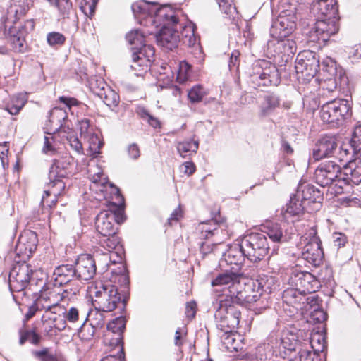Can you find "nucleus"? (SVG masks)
<instances>
[{"mask_svg":"<svg viewBox=\"0 0 361 361\" xmlns=\"http://www.w3.org/2000/svg\"><path fill=\"white\" fill-rule=\"evenodd\" d=\"M207 92L202 85H197L192 87L188 92V97L192 103H197L202 101Z\"/></svg>","mask_w":361,"mask_h":361,"instance_id":"obj_54","label":"nucleus"},{"mask_svg":"<svg viewBox=\"0 0 361 361\" xmlns=\"http://www.w3.org/2000/svg\"><path fill=\"white\" fill-rule=\"evenodd\" d=\"M349 154L347 145L343 144L338 147L336 137L328 135L320 138L312 149V158L316 161L333 157L339 161H344L348 160Z\"/></svg>","mask_w":361,"mask_h":361,"instance_id":"obj_8","label":"nucleus"},{"mask_svg":"<svg viewBox=\"0 0 361 361\" xmlns=\"http://www.w3.org/2000/svg\"><path fill=\"white\" fill-rule=\"evenodd\" d=\"M98 0H86L84 4L80 6V9L85 16L91 18L95 12V8Z\"/></svg>","mask_w":361,"mask_h":361,"instance_id":"obj_61","label":"nucleus"},{"mask_svg":"<svg viewBox=\"0 0 361 361\" xmlns=\"http://www.w3.org/2000/svg\"><path fill=\"white\" fill-rule=\"evenodd\" d=\"M301 197H298V193L290 196L289 203L286 206V212L292 216L299 215L302 213L305 209V202L300 200Z\"/></svg>","mask_w":361,"mask_h":361,"instance_id":"obj_41","label":"nucleus"},{"mask_svg":"<svg viewBox=\"0 0 361 361\" xmlns=\"http://www.w3.org/2000/svg\"><path fill=\"white\" fill-rule=\"evenodd\" d=\"M312 11L324 18H338V7L336 0H318L313 4Z\"/></svg>","mask_w":361,"mask_h":361,"instance_id":"obj_28","label":"nucleus"},{"mask_svg":"<svg viewBox=\"0 0 361 361\" xmlns=\"http://www.w3.org/2000/svg\"><path fill=\"white\" fill-rule=\"evenodd\" d=\"M242 279L243 276L240 274L226 271L219 274L212 281V286L213 287H223L222 289H216V291L224 292L219 298H233Z\"/></svg>","mask_w":361,"mask_h":361,"instance_id":"obj_16","label":"nucleus"},{"mask_svg":"<svg viewBox=\"0 0 361 361\" xmlns=\"http://www.w3.org/2000/svg\"><path fill=\"white\" fill-rule=\"evenodd\" d=\"M296 19L295 8L282 10L272 22L270 28L271 37L274 39L289 37L296 27Z\"/></svg>","mask_w":361,"mask_h":361,"instance_id":"obj_12","label":"nucleus"},{"mask_svg":"<svg viewBox=\"0 0 361 361\" xmlns=\"http://www.w3.org/2000/svg\"><path fill=\"white\" fill-rule=\"evenodd\" d=\"M78 289H63L61 287L48 283L44 284L41 290L40 295L37 298L41 306V309L45 311V314L51 312L52 314H60L63 307L59 305V302L64 298H68L69 295H75Z\"/></svg>","mask_w":361,"mask_h":361,"instance_id":"obj_4","label":"nucleus"},{"mask_svg":"<svg viewBox=\"0 0 361 361\" xmlns=\"http://www.w3.org/2000/svg\"><path fill=\"white\" fill-rule=\"evenodd\" d=\"M101 245L108 251L115 249L120 243L119 238L116 234L111 235H102L99 240Z\"/></svg>","mask_w":361,"mask_h":361,"instance_id":"obj_56","label":"nucleus"},{"mask_svg":"<svg viewBox=\"0 0 361 361\" xmlns=\"http://www.w3.org/2000/svg\"><path fill=\"white\" fill-rule=\"evenodd\" d=\"M214 318L217 328L220 331L231 332L235 330L240 323L241 312L236 303L231 298H218L213 303Z\"/></svg>","mask_w":361,"mask_h":361,"instance_id":"obj_3","label":"nucleus"},{"mask_svg":"<svg viewBox=\"0 0 361 361\" xmlns=\"http://www.w3.org/2000/svg\"><path fill=\"white\" fill-rule=\"evenodd\" d=\"M32 5V0H12L8 15L10 18L13 16L16 20H18L26 14Z\"/></svg>","mask_w":361,"mask_h":361,"instance_id":"obj_36","label":"nucleus"},{"mask_svg":"<svg viewBox=\"0 0 361 361\" xmlns=\"http://www.w3.org/2000/svg\"><path fill=\"white\" fill-rule=\"evenodd\" d=\"M317 234L316 228L312 227L301 238V243L305 245L302 257L314 267L320 266L324 259L322 243Z\"/></svg>","mask_w":361,"mask_h":361,"instance_id":"obj_10","label":"nucleus"},{"mask_svg":"<svg viewBox=\"0 0 361 361\" xmlns=\"http://www.w3.org/2000/svg\"><path fill=\"white\" fill-rule=\"evenodd\" d=\"M126 39L132 45V63L130 68L135 75H142L146 72L154 60L155 50L153 46L144 44L145 36L138 30H134L126 35Z\"/></svg>","mask_w":361,"mask_h":361,"instance_id":"obj_2","label":"nucleus"},{"mask_svg":"<svg viewBox=\"0 0 361 361\" xmlns=\"http://www.w3.org/2000/svg\"><path fill=\"white\" fill-rule=\"evenodd\" d=\"M284 232L280 224L269 221L262 226L261 234H264L266 238L269 237L273 243H280L286 240Z\"/></svg>","mask_w":361,"mask_h":361,"instance_id":"obj_30","label":"nucleus"},{"mask_svg":"<svg viewBox=\"0 0 361 361\" xmlns=\"http://www.w3.org/2000/svg\"><path fill=\"white\" fill-rule=\"evenodd\" d=\"M131 8L135 17L141 24L145 20L158 27L161 25L160 22L163 17H170L171 22H176L172 11L166 7H158L155 4L142 1L133 4Z\"/></svg>","mask_w":361,"mask_h":361,"instance_id":"obj_7","label":"nucleus"},{"mask_svg":"<svg viewBox=\"0 0 361 361\" xmlns=\"http://www.w3.org/2000/svg\"><path fill=\"white\" fill-rule=\"evenodd\" d=\"M126 319L123 317H118L109 322L107 325V329L112 333L115 334L116 337L112 338V341H109L110 345L118 348V345H122V333L125 329Z\"/></svg>","mask_w":361,"mask_h":361,"instance_id":"obj_35","label":"nucleus"},{"mask_svg":"<svg viewBox=\"0 0 361 361\" xmlns=\"http://www.w3.org/2000/svg\"><path fill=\"white\" fill-rule=\"evenodd\" d=\"M65 36L58 32H49L47 35V43L51 46L62 45L65 42Z\"/></svg>","mask_w":361,"mask_h":361,"instance_id":"obj_59","label":"nucleus"},{"mask_svg":"<svg viewBox=\"0 0 361 361\" xmlns=\"http://www.w3.org/2000/svg\"><path fill=\"white\" fill-rule=\"evenodd\" d=\"M89 144V150L93 156L100 153V149L103 146V142L100 140L98 134L95 132L84 139Z\"/></svg>","mask_w":361,"mask_h":361,"instance_id":"obj_49","label":"nucleus"},{"mask_svg":"<svg viewBox=\"0 0 361 361\" xmlns=\"http://www.w3.org/2000/svg\"><path fill=\"white\" fill-rule=\"evenodd\" d=\"M346 145L355 155L361 157V126L355 127L349 144Z\"/></svg>","mask_w":361,"mask_h":361,"instance_id":"obj_46","label":"nucleus"},{"mask_svg":"<svg viewBox=\"0 0 361 361\" xmlns=\"http://www.w3.org/2000/svg\"><path fill=\"white\" fill-rule=\"evenodd\" d=\"M176 18V22H171L170 17H163L161 20L162 27L159 33L156 35L157 44L169 50L178 47L180 42V35L178 32V26L183 27L180 35L183 37V43L189 47L195 46L198 44V39L195 35V27L193 25H185L178 24V18Z\"/></svg>","mask_w":361,"mask_h":361,"instance_id":"obj_1","label":"nucleus"},{"mask_svg":"<svg viewBox=\"0 0 361 361\" xmlns=\"http://www.w3.org/2000/svg\"><path fill=\"white\" fill-rule=\"evenodd\" d=\"M69 159L70 158H63L55 160L50 167L49 178H63L71 175Z\"/></svg>","mask_w":361,"mask_h":361,"instance_id":"obj_34","label":"nucleus"},{"mask_svg":"<svg viewBox=\"0 0 361 361\" xmlns=\"http://www.w3.org/2000/svg\"><path fill=\"white\" fill-rule=\"evenodd\" d=\"M297 193L298 197H301L305 202V201H309L319 204L323 200V195L320 190L310 184L300 185L298 188Z\"/></svg>","mask_w":361,"mask_h":361,"instance_id":"obj_32","label":"nucleus"},{"mask_svg":"<svg viewBox=\"0 0 361 361\" xmlns=\"http://www.w3.org/2000/svg\"><path fill=\"white\" fill-rule=\"evenodd\" d=\"M319 67V61L315 52L305 50L299 53L295 61V71L307 77H314Z\"/></svg>","mask_w":361,"mask_h":361,"instance_id":"obj_19","label":"nucleus"},{"mask_svg":"<svg viewBox=\"0 0 361 361\" xmlns=\"http://www.w3.org/2000/svg\"><path fill=\"white\" fill-rule=\"evenodd\" d=\"M26 102V94H18L12 97L11 102L7 104L6 109L11 114L16 115L24 106Z\"/></svg>","mask_w":361,"mask_h":361,"instance_id":"obj_45","label":"nucleus"},{"mask_svg":"<svg viewBox=\"0 0 361 361\" xmlns=\"http://www.w3.org/2000/svg\"><path fill=\"white\" fill-rule=\"evenodd\" d=\"M292 283L302 294L313 293L319 287V281L311 273L297 271L291 276Z\"/></svg>","mask_w":361,"mask_h":361,"instance_id":"obj_22","label":"nucleus"},{"mask_svg":"<svg viewBox=\"0 0 361 361\" xmlns=\"http://www.w3.org/2000/svg\"><path fill=\"white\" fill-rule=\"evenodd\" d=\"M53 275L55 285L59 287L72 281L73 279H77L75 268L72 264H62L56 267Z\"/></svg>","mask_w":361,"mask_h":361,"instance_id":"obj_29","label":"nucleus"},{"mask_svg":"<svg viewBox=\"0 0 361 361\" xmlns=\"http://www.w3.org/2000/svg\"><path fill=\"white\" fill-rule=\"evenodd\" d=\"M338 18L318 19L310 32L312 41L326 42L329 38L338 32Z\"/></svg>","mask_w":361,"mask_h":361,"instance_id":"obj_15","label":"nucleus"},{"mask_svg":"<svg viewBox=\"0 0 361 361\" xmlns=\"http://www.w3.org/2000/svg\"><path fill=\"white\" fill-rule=\"evenodd\" d=\"M61 136L65 137L71 146V147L74 149L77 153L82 154L83 152L82 145L79 139L75 136L70 129L68 130L66 133H63Z\"/></svg>","mask_w":361,"mask_h":361,"instance_id":"obj_55","label":"nucleus"},{"mask_svg":"<svg viewBox=\"0 0 361 361\" xmlns=\"http://www.w3.org/2000/svg\"><path fill=\"white\" fill-rule=\"evenodd\" d=\"M42 198L41 204L44 209L51 208L57 202V197L65 190L66 183L61 178H49Z\"/></svg>","mask_w":361,"mask_h":361,"instance_id":"obj_21","label":"nucleus"},{"mask_svg":"<svg viewBox=\"0 0 361 361\" xmlns=\"http://www.w3.org/2000/svg\"><path fill=\"white\" fill-rule=\"evenodd\" d=\"M103 312V311L96 310L94 314H90L88 316L92 328L97 329L104 326L105 322Z\"/></svg>","mask_w":361,"mask_h":361,"instance_id":"obj_58","label":"nucleus"},{"mask_svg":"<svg viewBox=\"0 0 361 361\" xmlns=\"http://www.w3.org/2000/svg\"><path fill=\"white\" fill-rule=\"evenodd\" d=\"M221 331L220 337L225 347L230 351H238L240 348V343L239 341L237 340V337H239V336L236 334L235 330H233L231 332H227L226 331Z\"/></svg>","mask_w":361,"mask_h":361,"instance_id":"obj_39","label":"nucleus"},{"mask_svg":"<svg viewBox=\"0 0 361 361\" xmlns=\"http://www.w3.org/2000/svg\"><path fill=\"white\" fill-rule=\"evenodd\" d=\"M341 171V166L334 161L322 162L314 171L315 182L323 188L329 187L336 180Z\"/></svg>","mask_w":361,"mask_h":361,"instance_id":"obj_18","label":"nucleus"},{"mask_svg":"<svg viewBox=\"0 0 361 361\" xmlns=\"http://www.w3.org/2000/svg\"><path fill=\"white\" fill-rule=\"evenodd\" d=\"M216 1L224 13L233 15L236 12V8L233 5L232 0H216Z\"/></svg>","mask_w":361,"mask_h":361,"instance_id":"obj_62","label":"nucleus"},{"mask_svg":"<svg viewBox=\"0 0 361 361\" xmlns=\"http://www.w3.org/2000/svg\"><path fill=\"white\" fill-rule=\"evenodd\" d=\"M80 136L85 139L95 132L94 126L90 125L88 119H82L79 122Z\"/></svg>","mask_w":361,"mask_h":361,"instance_id":"obj_60","label":"nucleus"},{"mask_svg":"<svg viewBox=\"0 0 361 361\" xmlns=\"http://www.w3.org/2000/svg\"><path fill=\"white\" fill-rule=\"evenodd\" d=\"M257 288L263 293H269L277 286L274 277L269 275L259 276L258 279L254 281Z\"/></svg>","mask_w":361,"mask_h":361,"instance_id":"obj_38","label":"nucleus"},{"mask_svg":"<svg viewBox=\"0 0 361 361\" xmlns=\"http://www.w3.org/2000/svg\"><path fill=\"white\" fill-rule=\"evenodd\" d=\"M261 296L262 291L257 288L255 281L243 278L233 298H231L237 305H242L255 302Z\"/></svg>","mask_w":361,"mask_h":361,"instance_id":"obj_20","label":"nucleus"},{"mask_svg":"<svg viewBox=\"0 0 361 361\" xmlns=\"http://www.w3.org/2000/svg\"><path fill=\"white\" fill-rule=\"evenodd\" d=\"M88 173L90 179L92 183V185H90L91 188H99V191L106 200L115 199L118 201V203L123 202V199L119 189L109 182L107 177L105 176L102 170L97 165L90 167Z\"/></svg>","mask_w":361,"mask_h":361,"instance_id":"obj_14","label":"nucleus"},{"mask_svg":"<svg viewBox=\"0 0 361 361\" xmlns=\"http://www.w3.org/2000/svg\"><path fill=\"white\" fill-rule=\"evenodd\" d=\"M93 92L109 107H116L119 104V95L104 82L100 81L98 87H92Z\"/></svg>","mask_w":361,"mask_h":361,"instance_id":"obj_27","label":"nucleus"},{"mask_svg":"<svg viewBox=\"0 0 361 361\" xmlns=\"http://www.w3.org/2000/svg\"><path fill=\"white\" fill-rule=\"evenodd\" d=\"M61 312L64 314V318L70 323H75L79 320L80 312L75 307H71L66 312L63 310Z\"/></svg>","mask_w":361,"mask_h":361,"instance_id":"obj_64","label":"nucleus"},{"mask_svg":"<svg viewBox=\"0 0 361 361\" xmlns=\"http://www.w3.org/2000/svg\"><path fill=\"white\" fill-rule=\"evenodd\" d=\"M37 236L35 232L32 231L24 232L20 235L16 246L17 255L23 259L30 258L37 249Z\"/></svg>","mask_w":361,"mask_h":361,"instance_id":"obj_23","label":"nucleus"},{"mask_svg":"<svg viewBox=\"0 0 361 361\" xmlns=\"http://www.w3.org/2000/svg\"><path fill=\"white\" fill-rule=\"evenodd\" d=\"M42 322L43 324L44 332L49 336H56L57 332L54 327V322H56V318L49 317L47 314H44L42 317Z\"/></svg>","mask_w":361,"mask_h":361,"instance_id":"obj_57","label":"nucleus"},{"mask_svg":"<svg viewBox=\"0 0 361 361\" xmlns=\"http://www.w3.org/2000/svg\"><path fill=\"white\" fill-rule=\"evenodd\" d=\"M351 182L348 180L345 176H343V172L341 171V173L338 174V177L336 178V180L334 181L333 184L329 186V190L331 194L336 195H341L345 192L346 188L350 185Z\"/></svg>","mask_w":361,"mask_h":361,"instance_id":"obj_43","label":"nucleus"},{"mask_svg":"<svg viewBox=\"0 0 361 361\" xmlns=\"http://www.w3.org/2000/svg\"><path fill=\"white\" fill-rule=\"evenodd\" d=\"M243 252L252 262H257L268 254L269 245L264 234L253 233L241 243Z\"/></svg>","mask_w":361,"mask_h":361,"instance_id":"obj_13","label":"nucleus"},{"mask_svg":"<svg viewBox=\"0 0 361 361\" xmlns=\"http://www.w3.org/2000/svg\"><path fill=\"white\" fill-rule=\"evenodd\" d=\"M299 361H324L325 354L315 353L307 348H301L298 352Z\"/></svg>","mask_w":361,"mask_h":361,"instance_id":"obj_52","label":"nucleus"},{"mask_svg":"<svg viewBox=\"0 0 361 361\" xmlns=\"http://www.w3.org/2000/svg\"><path fill=\"white\" fill-rule=\"evenodd\" d=\"M321 119L331 127H338L350 118L352 112L346 99H334L323 104L320 109Z\"/></svg>","mask_w":361,"mask_h":361,"instance_id":"obj_6","label":"nucleus"},{"mask_svg":"<svg viewBox=\"0 0 361 361\" xmlns=\"http://www.w3.org/2000/svg\"><path fill=\"white\" fill-rule=\"evenodd\" d=\"M198 230L200 231V237L202 238H209V236L214 235V232L216 230V224L213 220L208 222H202L199 224Z\"/></svg>","mask_w":361,"mask_h":361,"instance_id":"obj_53","label":"nucleus"},{"mask_svg":"<svg viewBox=\"0 0 361 361\" xmlns=\"http://www.w3.org/2000/svg\"><path fill=\"white\" fill-rule=\"evenodd\" d=\"M77 279L87 281L96 274V259L90 255L85 254L78 257L75 265Z\"/></svg>","mask_w":361,"mask_h":361,"instance_id":"obj_24","label":"nucleus"},{"mask_svg":"<svg viewBox=\"0 0 361 361\" xmlns=\"http://www.w3.org/2000/svg\"><path fill=\"white\" fill-rule=\"evenodd\" d=\"M19 343L23 345L26 341H30L34 345H37L40 341V336L34 330L20 329L19 330Z\"/></svg>","mask_w":361,"mask_h":361,"instance_id":"obj_48","label":"nucleus"},{"mask_svg":"<svg viewBox=\"0 0 361 361\" xmlns=\"http://www.w3.org/2000/svg\"><path fill=\"white\" fill-rule=\"evenodd\" d=\"M95 288L92 304L96 310L109 312L122 304L121 295L114 285L100 283Z\"/></svg>","mask_w":361,"mask_h":361,"instance_id":"obj_9","label":"nucleus"},{"mask_svg":"<svg viewBox=\"0 0 361 361\" xmlns=\"http://www.w3.org/2000/svg\"><path fill=\"white\" fill-rule=\"evenodd\" d=\"M343 176L348 178V180L353 184L358 185L361 183V159L355 158L349 160L343 166Z\"/></svg>","mask_w":361,"mask_h":361,"instance_id":"obj_31","label":"nucleus"},{"mask_svg":"<svg viewBox=\"0 0 361 361\" xmlns=\"http://www.w3.org/2000/svg\"><path fill=\"white\" fill-rule=\"evenodd\" d=\"M199 143L193 140H185L178 142L177 145V150L183 157L190 156L195 153L198 149Z\"/></svg>","mask_w":361,"mask_h":361,"instance_id":"obj_44","label":"nucleus"},{"mask_svg":"<svg viewBox=\"0 0 361 361\" xmlns=\"http://www.w3.org/2000/svg\"><path fill=\"white\" fill-rule=\"evenodd\" d=\"M67 117V113L65 110L60 108H54L49 113V121L46 124V128L49 130L47 133L55 134L58 133L60 135L66 133L71 129L63 124Z\"/></svg>","mask_w":361,"mask_h":361,"instance_id":"obj_25","label":"nucleus"},{"mask_svg":"<svg viewBox=\"0 0 361 361\" xmlns=\"http://www.w3.org/2000/svg\"><path fill=\"white\" fill-rule=\"evenodd\" d=\"M114 350L116 351L115 354H109L104 357L100 361H124L125 355L122 345H118V348H115Z\"/></svg>","mask_w":361,"mask_h":361,"instance_id":"obj_63","label":"nucleus"},{"mask_svg":"<svg viewBox=\"0 0 361 361\" xmlns=\"http://www.w3.org/2000/svg\"><path fill=\"white\" fill-rule=\"evenodd\" d=\"M282 298L286 304L292 306L295 310L307 307L303 301L305 295L302 294V292L299 291L296 287L285 290L283 293Z\"/></svg>","mask_w":361,"mask_h":361,"instance_id":"obj_33","label":"nucleus"},{"mask_svg":"<svg viewBox=\"0 0 361 361\" xmlns=\"http://www.w3.org/2000/svg\"><path fill=\"white\" fill-rule=\"evenodd\" d=\"M32 354L39 361H66L61 354L53 353L48 348L33 351Z\"/></svg>","mask_w":361,"mask_h":361,"instance_id":"obj_47","label":"nucleus"},{"mask_svg":"<svg viewBox=\"0 0 361 361\" xmlns=\"http://www.w3.org/2000/svg\"><path fill=\"white\" fill-rule=\"evenodd\" d=\"M276 40V49L279 54L290 56L294 54L296 51L295 42L288 37L281 39H275Z\"/></svg>","mask_w":361,"mask_h":361,"instance_id":"obj_40","label":"nucleus"},{"mask_svg":"<svg viewBox=\"0 0 361 361\" xmlns=\"http://www.w3.org/2000/svg\"><path fill=\"white\" fill-rule=\"evenodd\" d=\"M115 214L110 210H104L97 214L95 219V226L97 232L102 235L116 234L114 227Z\"/></svg>","mask_w":361,"mask_h":361,"instance_id":"obj_26","label":"nucleus"},{"mask_svg":"<svg viewBox=\"0 0 361 361\" xmlns=\"http://www.w3.org/2000/svg\"><path fill=\"white\" fill-rule=\"evenodd\" d=\"M279 104L280 99L277 95L274 94L265 95L260 105L259 116L261 117L269 116Z\"/></svg>","mask_w":361,"mask_h":361,"instance_id":"obj_37","label":"nucleus"},{"mask_svg":"<svg viewBox=\"0 0 361 361\" xmlns=\"http://www.w3.org/2000/svg\"><path fill=\"white\" fill-rule=\"evenodd\" d=\"M250 78L252 82L258 87L276 86L281 81L277 68L266 61H258L253 65Z\"/></svg>","mask_w":361,"mask_h":361,"instance_id":"obj_11","label":"nucleus"},{"mask_svg":"<svg viewBox=\"0 0 361 361\" xmlns=\"http://www.w3.org/2000/svg\"><path fill=\"white\" fill-rule=\"evenodd\" d=\"M192 78V67L186 61L180 62L177 73V80L179 83H184Z\"/></svg>","mask_w":361,"mask_h":361,"instance_id":"obj_50","label":"nucleus"},{"mask_svg":"<svg viewBox=\"0 0 361 361\" xmlns=\"http://www.w3.org/2000/svg\"><path fill=\"white\" fill-rule=\"evenodd\" d=\"M32 273L30 266L25 262L15 265L9 274L11 289L16 292L25 290L30 284Z\"/></svg>","mask_w":361,"mask_h":361,"instance_id":"obj_17","label":"nucleus"},{"mask_svg":"<svg viewBox=\"0 0 361 361\" xmlns=\"http://www.w3.org/2000/svg\"><path fill=\"white\" fill-rule=\"evenodd\" d=\"M245 255L240 245H237L231 247L224 255L226 262L229 264H241Z\"/></svg>","mask_w":361,"mask_h":361,"instance_id":"obj_42","label":"nucleus"},{"mask_svg":"<svg viewBox=\"0 0 361 361\" xmlns=\"http://www.w3.org/2000/svg\"><path fill=\"white\" fill-rule=\"evenodd\" d=\"M310 345L312 350L318 354H324L326 349V341L324 337L318 333L314 334L310 338Z\"/></svg>","mask_w":361,"mask_h":361,"instance_id":"obj_51","label":"nucleus"},{"mask_svg":"<svg viewBox=\"0 0 361 361\" xmlns=\"http://www.w3.org/2000/svg\"><path fill=\"white\" fill-rule=\"evenodd\" d=\"M4 35L9 40L13 50L23 52L26 49L25 37L35 28L34 19L27 20L23 25L17 20H12L10 18L3 22Z\"/></svg>","mask_w":361,"mask_h":361,"instance_id":"obj_5","label":"nucleus"}]
</instances>
